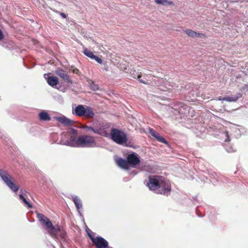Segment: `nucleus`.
<instances>
[{"instance_id": "nucleus-24", "label": "nucleus", "mask_w": 248, "mask_h": 248, "mask_svg": "<svg viewBox=\"0 0 248 248\" xmlns=\"http://www.w3.org/2000/svg\"><path fill=\"white\" fill-rule=\"evenodd\" d=\"M83 53L84 54V55L91 59H93V57L94 56V55L93 54V52L87 48L84 50Z\"/></svg>"}, {"instance_id": "nucleus-18", "label": "nucleus", "mask_w": 248, "mask_h": 248, "mask_svg": "<svg viewBox=\"0 0 248 248\" xmlns=\"http://www.w3.org/2000/svg\"><path fill=\"white\" fill-rule=\"evenodd\" d=\"M242 97V94L240 93H237L236 95L232 96H228L223 98L222 100H225L229 102H235L239 98H241ZM219 100H221L220 99Z\"/></svg>"}, {"instance_id": "nucleus-29", "label": "nucleus", "mask_w": 248, "mask_h": 248, "mask_svg": "<svg viewBox=\"0 0 248 248\" xmlns=\"http://www.w3.org/2000/svg\"><path fill=\"white\" fill-rule=\"evenodd\" d=\"M86 232H87V234L89 237H90V236H91L92 237H94L93 232L90 229H88V230H86Z\"/></svg>"}, {"instance_id": "nucleus-9", "label": "nucleus", "mask_w": 248, "mask_h": 248, "mask_svg": "<svg viewBox=\"0 0 248 248\" xmlns=\"http://www.w3.org/2000/svg\"><path fill=\"white\" fill-rule=\"evenodd\" d=\"M55 74L68 84H72V81L67 73L62 69L58 68L55 71Z\"/></svg>"}, {"instance_id": "nucleus-3", "label": "nucleus", "mask_w": 248, "mask_h": 248, "mask_svg": "<svg viewBox=\"0 0 248 248\" xmlns=\"http://www.w3.org/2000/svg\"><path fill=\"white\" fill-rule=\"evenodd\" d=\"M73 113L78 117H85L87 119H93L95 114L93 108L87 106L78 105L74 109Z\"/></svg>"}, {"instance_id": "nucleus-15", "label": "nucleus", "mask_w": 248, "mask_h": 248, "mask_svg": "<svg viewBox=\"0 0 248 248\" xmlns=\"http://www.w3.org/2000/svg\"><path fill=\"white\" fill-rule=\"evenodd\" d=\"M117 165L121 168L125 169L128 170L129 166L127 160L120 158L117 160Z\"/></svg>"}, {"instance_id": "nucleus-2", "label": "nucleus", "mask_w": 248, "mask_h": 248, "mask_svg": "<svg viewBox=\"0 0 248 248\" xmlns=\"http://www.w3.org/2000/svg\"><path fill=\"white\" fill-rule=\"evenodd\" d=\"M0 177L6 186L13 192H16L19 189V186L15 183V179L8 171L0 169Z\"/></svg>"}, {"instance_id": "nucleus-26", "label": "nucleus", "mask_w": 248, "mask_h": 248, "mask_svg": "<svg viewBox=\"0 0 248 248\" xmlns=\"http://www.w3.org/2000/svg\"><path fill=\"white\" fill-rule=\"evenodd\" d=\"M149 132L151 134V135L152 136H153L154 137H155V139H156V137H157L158 136V135H159V133H158L155 131L154 130L151 129V128L149 130Z\"/></svg>"}, {"instance_id": "nucleus-11", "label": "nucleus", "mask_w": 248, "mask_h": 248, "mask_svg": "<svg viewBox=\"0 0 248 248\" xmlns=\"http://www.w3.org/2000/svg\"><path fill=\"white\" fill-rule=\"evenodd\" d=\"M46 74H44V77L47 81L48 84L51 87L56 86L59 83L58 78L55 76L46 77Z\"/></svg>"}, {"instance_id": "nucleus-22", "label": "nucleus", "mask_w": 248, "mask_h": 248, "mask_svg": "<svg viewBox=\"0 0 248 248\" xmlns=\"http://www.w3.org/2000/svg\"><path fill=\"white\" fill-rule=\"evenodd\" d=\"M156 3L158 4H162L163 5H174V3L171 1H168L167 0H155Z\"/></svg>"}, {"instance_id": "nucleus-31", "label": "nucleus", "mask_w": 248, "mask_h": 248, "mask_svg": "<svg viewBox=\"0 0 248 248\" xmlns=\"http://www.w3.org/2000/svg\"><path fill=\"white\" fill-rule=\"evenodd\" d=\"M3 39V34L2 31L0 29V41Z\"/></svg>"}, {"instance_id": "nucleus-35", "label": "nucleus", "mask_w": 248, "mask_h": 248, "mask_svg": "<svg viewBox=\"0 0 248 248\" xmlns=\"http://www.w3.org/2000/svg\"><path fill=\"white\" fill-rule=\"evenodd\" d=\"M226 136L227 137L228 139H229V135H228V132H227V133H226Z\"/></svg>"}, {"instance_id": "nucleus-30", "label": "nucleus", "mask_w": 248, "mask_h": 248, "mask_svg": "<svg viewBox=\"0 0 248 248\" xmlns=\"http://www.w3.org/2000/svg\"><path fill=\"white\" fill-rule=\"evenodd\" d=\"M95 130V128H93L92 126H89L88 129H87V132L89 131H93V133H94Z\"/></svg>"}, {"instance_id": "nucleus-19", "label": "nucleus", "mask_w": 248, "mask_h": 248, "mask_svg": "<svg viewBox=\"0 0 248 248\" xmlns=\"http://www.w3.org/2000/svg\"><path fill=\"white\" fill-rule=\"evenodd\" d=\"M40 120L44 121H49L51 120V117L46 112L41 111L38 114Z\"/></svg>"}, {"instance_id": "nucleus-10", "label": "nucleus", "mask_w": 248, "mask_h": 248, "mask_svg": "<svg viewBox=\"0 0 248 248\" xmlns=\"http://www.w3.org/2000/svg\"><path fill=\"white\" fill-rule=\"evenodd\" d=\"M126 158L129 167L130 165L135 167V166L139 164L140 162L139 156L135 153L129 154Z\"/></svg>"}, {"instance_id": "nucleus-1", "label": "nucleus", "mask_w": 248, "mask_h": 248, "mask_svg": "<svg viewBox=\"0 0 248 248\" xmlns=\"http://www.w3.org/2000/svg\"><path fill=\"white\" fill-rule=\"evenodd\" d=\"M147 186L149 188L157 194L167 195L171 190L169 182L165 181L159 176H150Z\"/></svg>"}, {"instance_id": "nucleus-36", "label": "nucleus", "mask_w": 248, "mask_h": 248, "mask_svg": "<svg viewBox=\"0 0 248 248\" xmlns=\"http://www.w3.org/2000/svg\"><path fill=\"white\" fill-rule=\"evenodd\" d=\"M245 86L248 87V84H246Z\"/></svg>"}, {"instance_id": "nucleus-6", "label": "nucleus", "mask_w": 248, "mask_h": 248, "mask_svg": "<svg viewBox=\"0 0 248 248\" xmlns=\"http://www.w3.org/2000/svg\"><path fill=\"white\" fill-rule=\"evenodd\" d=\"M76 145L78 147H92L96 145L94 137L87 135L79 136L76 141Z\"/></svg>"}, {"instance_id": "nucleus-34", "label": "nucleus", "mask_w": 248, "mask_h": 248, "mask_svg": "<svg viewBox=\"0 0 248 248\" xmlns=\"http://www.w3.org/2000/svg\"><path fill=\"white\" fill-rule=\"evenodd\" d=\"M89 126L87 125H83L82 126V128L83 129H87L88 128Z\"/></svg>"}, {"instance_id": "nucleus-13", "label": "nucleus", "mask_w": 248, "mask_h": 248, "mask_svg": "<svg viewBox=\"0 0 248 248\" xmlns=\"http://www.w3.org/2000/svg\"><path fill=\"white\" fill-rule=\"evenodd\" d=\"M184 32L189 36L191 37H205V34L204 33L197 32L192 30L186 29L184 31Z\"/></svg>"}, {"instance_id": "nucleus-7", "label": "nucleus", "mask_w": 248, "mask_h": 248, "mask_svg": "<svg viewBox=\"0 0 248 248\" xmlns=\"http://www.w3.org/2000/svg\"><path fill=\"white\" fill-rule=\"evenodd\" d=\"M110 136L111 139L118 144H123L127 141L125 133L117 128H113L111 129Z\"/></svg>"}, {"instance_id": "nucleus-14", "label": "nucleus", "mask_w": 248, "mask_h": 248, "mask_svg": "<svg viewBox=\"0 0 248 248\" xmlns=\"http://www.w3.org/2000/svg\"><path fill=\"white\" fill-rule=\"evenodd\" d=\"M57 121L62 124L66 126L73 125L74 121L66 118V117L62 116L58 117L57 119Z\"/></svg>"}, {"instance_id": "nucleus-8", "label": "nucleus", "mask_w": 248, "mask_h": 248, "mask_svg": "<svg viewBox=\"0 0 248 248\" xmlns=\"http://www.w3.org/2000/svg\"><path fill=\"white\" fill-rule=\"evenodd\" d=\"M170 78L168 79L162 78H159L158 79L157 83L158 84V86L161 90L167 91L172 90L173 85L172 84V81H170Z\"/></svg>"}, {"instance_id": "nucleus-21", "label": "nucleus", "mask_w": 248, "mask_h": 248, "mask_svg": "<svg viewBox=\"0 0 248 248\" xmlns=\"http://www.w3.org/2000/svg\"><path fill=\"white\" fill-rule=\"evenodd\" d=\"M70 133L71 134V136L70 138V140L71 141L75 142L76 143V141L77 140V130L75 129H71Z\"/></svg>"}, {"instance_id": "nucleus-16", "label": "nucleus", "mask_w": 248, "mask_h": 248, "mask_svg": "<svg viewBox=\"0 0 248 248\" xmlns=\"http://www.w3.org/2000/svg\"><path fill=\"white\" fill-rule=\"evenodd\" d=\"M55 228H59L60 229L56 232L55 235H50L54 238H56L57 236L59 235L62 238L64 239L66 236V233L63 230L62 227L59 225H56Z\"/></svg>"}, {"instance_id": "nucleus-23", "label": "nucleus", "mask_w": 248, "mask_h": 248, "mask_svg": "<svg viewBox=\"0 0 248 248\" xmlns=\"http://www.w3.org/2000/svg\"><path fill=\"white\" fill-rule=\"evenodd\" d=\"M19 197L20 199L21 200H22L23 201V202L25 204H26L29 208H32V205L27 201V200L24 198V197L23 196V195L22 194H20L19 195Z\"/></svg>"}, {"instance_id": "nucleus-20", "label": "nucleus", "mask_w": 248, "mask_h": 248, "mask_svg": "<svg viewBox=\"0 0 248 248\" xmlns=\"http://www.w3.org/2000/svg\"><path fill=\"white\" fill-rule=\"evenodd\" d=\"M72 200L78 210H79L80 208H81L82 206V202L81 201L78 196L73 197Z\"/></svg>"}, {"instance_id": "nucleus-4", "label": "nucleus", "mask_w": 248, "mask_h": 248, "mask_svg": "<svg viewBox=\"0 0 248 248\" xmlns=\"http://www.w3.org/2000/svg\"><path fill=\"white\" fill-rule=\"evenodd\" d=\"M36 217L41 224L45 227L50 235H55L56 232L60 229L55 228V226L53 225L50 219L43 214L37 213Z\"/></svg>"}, {"instance_id": "nucleus-5", "label": "nucleus", "mask_w": 248, "mask_h": 248, "mask_svg": "<svg viewBox=\"0 0 248 248\" xmlns=\"http://www.w3.org/2000/svg\"><path fill=\"white\" fill-rule=\"evenodd\" d=\"M36 217L41 224L45 227L50 235H55L56 232L60 229L55 228V226L53 225L50 219L43 214L37 213Z\"/></svg>"}, {"instance_id": "nucleus-12", "label": "nucleus", "mask_w": 248, "mask_h": 248, "mask_svg": "<svg viewBox=\"0 0 248 248\" xmlns=\"http://www.w3.org/2000/svg\"><path fill=\"white\" fill-rule=\"evenodd\" d=\"M130 74L135 78H138L139 79V81L144 84H150L151 80L146 78L145 80L140 79L141 75L139 74V73L137 72L135 70H131L130 71Z\"/></svg>"}, {"instance_id": "nucleus-33", "label": "nucleus", "mask_w": 248, "mask_h": 248, "mask_svg": "<svg viewBox=\"0 0 248 248\" xmlns=\"http://www.w3.org/2000/svg\"><path fill=\"white\" fill-rule=\"evenodd\" d=\"M20 192L24 195H26L27 193H28V192L25 190H23L22 189H21Z\"/></svg>"}, {"instance_id": "nucleus-32", "label": "nucleus", "mask_w": 248, "mask_h": 248, "mask_svg": "<svg viewBox=\"0 0 248 248\" xmlns=\"http://www.w3.org/2000/svg\"><path fill=\"white\" fill-rule=\"evenodd\" d=\"M60 15L63 18H66L67 17L66 15L63 13H61Z\"/></svg>"}, {"instance_id": "nucleus-27", "label": "nucleus", "mask_w": 248, "mask_h": 248, "mask_svg": "<svg viewBox=\"0 0 248 248\" xmlns=\"http://www.w3.org/2000/svg\"><path fill=\"white\" fill-rule=\"evenodd\" d=\"M91 88L93 91H96L98 89V86L97 85L95 84L94 83H92L91 85Z\"/></svg>"}, {"instance_id": "nucleus-28", "label": "nucleus", "mask_w": 248, "mask_h": 248, "mask_svg": "<svg viewBox=\"0 0 248 248\" xmlns=\"http://www.w3.org/2000/svg\"><path fill=\"white\" fill-rule=\"evenodd\" d=\"M92 59H94L99 63H101L102 62V59L97 57V56L94 55V56L93 57V58Z\"/></svg>"}, {"instance_id": "nucleus-17", "label": "nucleus", "mask_w": 248, "mask_h": 248, "mask_svg": "<svg viewBox=\"0 0 248 248\" xmlns=\"http://www.w3.org/2000/svg\"><path fill=\"white\" fill-rule=\"evenodd\" d=\"M94 133L98 134L103 137H107L108 136V133L105 128L100 126L99 128H95Z\"/></svg>"}, {"instance_id": "nucleus-25", "label": "nucleus", "mask_w": 248, "mask_h": 248, "mask_svg": "<svg viewBox=\"0 0 248 248\" xmlns=\"http://www.w3.org/2000/svg\"><path fill=\"white\" fill-rule=\"evenodd\" d=\"M156 139L158 141L162 143L168 144V142L166 140L162 137L160 136L159 135L157 137H156Z\"/></svg>"}]
</instances>
